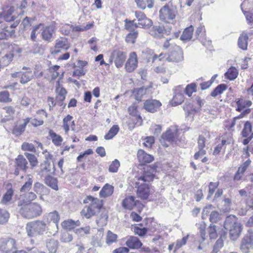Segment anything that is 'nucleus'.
Segmentation results:
<instances>
[{"instance_id":"obj_1","label":"nucleus","mask_w":253,"mask_h":253,"mask_svg":"<svg viewBox=\"0 0 253 253\" xmlns=\"http://www.w3.org/2000/svg\"><path fill=\"white\" fill-rule=\"evenodd\" d=\"M158 165L155 164L144 168L143 173L138 178V181L136 182L137 188L136 194L137 196L142 200H147L152 192V189L151 185L146 182L152 181L155 176L157 171Z\"/></svg>"},{"instance_id":"obj_2","label":"nucleus","mask_w":253,"mask_h":253,"mask_svg":"<svg viewBox=\"0 0 253 253\" xmlns=\"http://www.w3.org/2000/svg\"><path fill=\"white\" fill-rule=\"evenodd\" d=\"M17 210L22 217L27 219L36 218L42 215V210L37 203H25L20 201L18 203Z\"/></svg>"},{"instance_id":"obj_3","label":"nucleus","mask_w":253,"mask_h":253,"mask_svg":"<svg viewBox=\"0 0 253 253\" xmlns=\"http://www.w3.org/2000/svg\"><path fill=\"white\" fill-rule=\"evenodd\" d=\"M47 230H48V225L43 219L29 222L26 226L27 235L30 237L42 236Z\"/></svg>"},{"instance_id":"obj_4","label":"nucleus","mask_w":253,"mask_h":253,"mask_svg":"<svg viewBox=\"0 0 253 253\" xmlns=\"http://www.w3.org/2000/svg\"><path fill=\"white\" fill-rule=\"evenodd\" d=\"M160 18L162 21L169 23V20H173L175 18L177 14V7L172 4L170 0L160 10Z\"/></svg>"},{"instance_id":"obj_5","label":"nucleus","mask_w":253,"mask_h":253,"mask_svg":"<svg viewBox=\"0 0 253 253\" xmlns=\"http://www.w3.org/2000/svg\"><path fill=\"white\" fill-rule=\"evenodd\" d=\"M52 157L51 154H48V156L46 157V160L40 165L38 172L41 177H46L54 173L55 166L48 160L51 159Z\"/></svg>"},{"instance_id":"obj_6","label":"nucleus","mask_w":253,"mask_h":253,"mask_svg":"<svg viewBox=\"0 0 253 253\" xmlns=\"http://www.w3.org/2000/svg\"><path fill=\"white\" fill-rule=\"evenodd\" d=\"M126 58V53L119 49L113 50L111 53L109 63L112 64L114 61L116 66L120 68L123 66Z\"/></svg>"},{"instance_id":"obj_7","label":"nucleus","mask_w":253,"mask_h":253,"mask_svg":"<svg viewBox=\"0 0 253 253\" xmlns=\"http://www.w3.org/2000/svg\"><path fill=\"white\" fill-rule=\"evenodd\" d=\"M14 174L17 176L19 174L20 171L26 172L29 169V165L27 159L22 155H19L15 159Z\"/></svg>"},{"instance_id":"obj_8","label":"nucleus","mask_w":253,"mask_h":253,"mask_svg":"<svg viewBox=\"0 0 253 253\" xmlns=\"http://www.w3.org/2000/svg\"><path fill=\"white\" fill-rule=\"evenodd\" d=\"M17 249L16 240L13 238L0 239V251L6 253H11Z\"/></svg>"},{"instance_id":"obj_9","label":"nucleus","mask_w":253,"mask_h":253,"mask_svg":"<svg viewBox=\"0 0 253 253\" xmlns=\"http://www.w3.org/2000/svg\"><path fill=\"white\" fill-rule=\"evenodd\" d=\"M183 51L176 45L172 46V50L167 56V61L169 62H179L183 59Z\"/></svg>"},{"instance_id":"obj_10","label":"nucleus","mask_w":253,"mask_h":253,"mask_svg":"<svg viewBox=\"0 0 253 253\" xmlns=\"http://www.w3.org/2000/svg\"><path fill=\"white\" fill-rule=\"evenodd\" d=\"M253 248V233L248 232L243 238L240 245V249L244 253H248Z\"/></svg>"},{"instance_id":"obj_11","label":"nucleus","mask_w":253,"mask_h":253,"mask_svg":"<svg viewBox=\"0 0 253 253\" xmlns=\"http://www.w3.org/2000/svg\"><path fill=\"white\" fill-rule=\"evenodd\" d=\"M55 31L56 27L54 22L45 26L41 34L42 39L47 42H51L54 39L53 35Z\"/></svg>"},{"instance_id":"obj_12","label":"nucleus","mask_w":253,"mask_h":253,"mask_svg":"<svg viewBox=\"0 0 253 253\" xmlns=\"http://www.w3.org/2000/svg\"><path fill=\"white\" fill-rule=\"evenodd\" d=\"M162 106L161 102L156 99H147L143 103V108L148 112L154 113Z\"/></svg>"},{"instance_id":"obj_13","label":"nucleus","mask_w":253,"mask_h":253,"mask_svg":"<svg viewBox=\"0 0 253 253\" xmlns=\"http://www.w3.org/2000/svg\"><path fill=\"white\" fill-rule=\"evenodd\" d=\"M60 215L56 211L46 213L43 215V219L46 222L47 225L49 224L51 221L55 224L56 230L55 232H57L58 230V223L60 220Z\"/></svg>"},{"instance_id":"obj_14","label":"nucleus","mask_w":253,"mask_h":253,"mask_svg":"<svg viewBox=\"0 0 253 253\" xmlns=\"http://www.w3.org/2000/svg\"><path fill=\"white\" fill-rule=\"evenodd\" d=\"M151 86H143L133 89V95L136 100L141 101L142 99L145 96L150 94V90Z\"/></svg>"},{"instance_id":"obj_15","label":"nucleus","mask_w":253,"mask_h":253,"mask_svg":"<svg viewBox=\"0 0 253 253\" xmlns=\"http://www.w3.org/2000/svg\"><path fill=\"white\" fill-rule=\"evenodd\" d=\"M137 55L135 52H132L130 54L125 65L126 71L128 72L133 71L137 67Z\"/></svg>"},{"instance_id":"obj_16","label":"nucleus","mask_w":253,"mask_h":253,"mask_svg":"<svg viewBox=\"0 0 253 253\" xmlns=\"http://www.w3.org/2000/svg\"><path fill=\"white\" fill-rule=\"evenodd\" d=\"M84 203L90 202L89 206L93 210H95L96 212H99L103 206L102 200H99L98 198H95L91 196H87V198L84 200Z\"/></svg>"},{"instance_id":"obj_17","label":"nucleus","mask_w":253,"mask_h":253,"mask_svg":"<svg viewBox=\"0 0 253 253\" xmlns=\"http://www.w3.org/2000/svg\"><path fill=\"white\" fill-rule=\"evenodd\" d=\"M153 218H146L143 220V223L147 226V227L140 228L139 227H135L134 228V232L136 234L140 236L143 237L146 234L148 228H150V224L153 222Z\"/></svg>"},{"instance_id":"obj_18","label":"nucleus","mask_w":253,"mask_h":253,"mask_svg":"<svg viewBox=\"0 0 253 253\" xmlns=\"http://www.w3.org/2000/svg\"><path fill=\"white\" fill-rule=\"evenodd\" d=\"M137 157L141 165H145L147 163L152 162L154 160V157L145 152L142 150H138L137 152Z\"/></svg>"},{"instance_id":"obj_19","label":"nucleus","mask_w":253,"mask_h":253,"mask_svg":"<svg viewBox=\"0 0 253 253\" xmlns=\"http://www.w3.org/2000/svg\"><path fill=\"white\" fill-rule=\"evenodd\" d=\"M30 121L28 118L24 120V123L20 125H16L12 130V133L16 136L21 135L25 131V127Z\"/></svg>"},{"instance_id":"obj_20","label":"nucleus","mask_w":253,"mask_h":253,"mask_svg":"<svg viewBox=\"0 0 253 253\" xmlns=\"http://www.w3.org/2000/svg\"><path fill=\"white\" fill-rule=\"evenodd\" d=\"M138 201L135 200L133 196H129L126 197L122 202V206L125 209L131 210L134 206H136Z\"/></svg>"},{"instance_id":"obj_21","label":"nucleus","mask_w":253,"mask_h":253,"mask_svg":"<svg viewBox=\"0 0 253 253\" xmlns=\"http://www.w3.org/2000/svg\"><path fill=\"white\" fill-rule=\"evenodd\" d=\"M229 231V235L231 240H236L239 237L241 230V225L239 223L233 226L230 228H225Z\"/></svg>"},{"instance_id":"obj_22","label":"nucleus","mask_w":253,"mask_h":253,"mask_svg":"<svg viewBox=\"0 0 253 253\" xmlns=\"http://www.w3.org/2000/svg\"><path fill=\"white\" fill-rule=\"evenodd\" d=\"M46 247L49 253H56L59 245L57 240L49 238L45 240Z\"/></svg>"},{"instance_id":"obj_23","label":"nucleus","mask_w":253,"mask_h":253,"mask_svg":"<svg viewBox=\"0 0 253 253\" xmlns=\"http://www.w3.org/2000/svg\"><path fill=\"white\" fill-rule=\"evenodd\" d=\"M126 245L131 249H138L141 247L142 243L136 237H130L126 242Z\"/></svg>"},{"instance_id":"obj_24","label":"nucleus","mask_w":253,"mask_h":253,"mask_svg":"<svg viewBox=\"0 0 253 253\" xmlns=\"http://www.w3.org/2000/svg\"><path fill=\"white\" fill-rule=\"evenodd\" d=\"M162 138L166 141L169 142H176L177 139V131H172L171 129H169L163 134Z\"/></svg>"},{"instance_id":"obj_25","label":"nucleus","mask_w":253,"mask_h":253,"mask_svg":"<svg viewBox=\"0 0 253 253\" xmlns=\"http://www.w3.org/2000/svg\"><path fill=\"white\" fill-rule=\"evenodd\" d=\"M114 192V187L108 183L106 184L99 192L100 197L106 198L112 195Z\"/></svg>"},{"instance_id":"obj_26","label":"nucleus","mask_w":253,"mask_h":253,"mask_svg":"<svg viewBox=\"0 0 253 253\" xmlns=\"http://www.w3.org/2000/svg\"><path fill=\"white\" fill-rule=\"evenodd\" d=\"M34 79V75L32 71H22L20 83L22 84H25Z\"/></svg>"},{"instance_id":"obj_27","label":"nucleus","mask_w":253,"mask_h":253,"mask_svg":"<svg viewBox=\"0 0 253 253\" xmlns=\"http://www.w3.org/2000/svg\"><path fill=\"white\" fill-rule=\"evenodd\" d=\"M248 39V35L246 33H243L240 36L238 41V45L240 48L244 50L247 49Z\"/></svg>"},{"instance_id":"obj_28","label":"nucleus","mask_w":253,"mask_h":253,"mask_svg":"<svg viewBox=\"0 0 253 253\" xmlns=\"http://www.w3.org/2000/svg\"><path fill=\"white\" fill-rule=\"evenodd\" d=\"M238 223H239L238 222L237 217L234 215L231 214L226 217L224 221V227L225 228H230Z\"/></svg>"},{"instance_id":"obj_29","label":"nucleus","mask_w":253,"mask_h":253,"mask_svg":"<svg viewBox=\"0 0 253 253\" xmlns=\"http://www.w3.org/2000/svg\"><path fill=\"white\" fill-rule=\"evenodd\" d=\"M193 31L194 27L192 25L185 29L180 37V40L184 42L190 41L192 37Z\"/></svg>"},{"instance_id":"obj_30","label":"nucleus","mask_w":253,"mask_h":253,"mask_svg":"<svg viewBox=\"0 0 253 253\" xmlns=\"http://www.w3.org/2000/svg\"><path fill=\"white\" fill-rule=\"evenodd\" d=\"M238 75V71L237 69L233 66L230 67L224 74L225 78L230 81H234L237 78Z\"/></svg>"},{"instance_id":"obj_31","label":"nucleus","mask_w":253,"mask_h":253,"mask_svg":"<svg viewBox=\"0 0 253 253\" xmlns=\"http://www.w3.org/2000/svg\"><path fill=\"white\" fill-rule=\"evenodd\" d=\"M44 182L46 185L51 187L52 189L57 190L58 189L57 185V178L52 176V175H48L46 177H44Z\"/></svg>"},{"instance_id":"obj_32","label":"nucleus","mask_w":253,"mask_h":253,"mask_svg":"<svg viewBox=\"0 0 253 253\" xmlns=\"http://www.w3.org/2000/svg\"><path fill=\"white\" fill-rule=\"evenodd\" d=\"M49 136L51 139L53 143L56 146H60L63 141L62 137L54 132L52 130L50 129L49 131Z\"/></svg>"},{"instance_id":"obj_33","label":"nucleus","mask_w":253,"mask_h":253,"mask_svg":"<svg viewBox=\"0 0 253 253\" xmlns=\"http://www.w3.org/2000/svg\"><path fill=\"white\" fill-rule=\"evenodd\" d=\"M135 2L137 6L142 9H144L146 7L151 8L154 5V0H135Z\"/></svg>"},{"instance_id":"obj_34","label":"nucleus","mask_w":253,"mask_h":253,"mask_svg":"<svg viewBox=\"0 0 253 253\" xmlns=\"http://www.w3.org/2000/svg\"><path fill=\"white\" fill-rule=\"evenodd\" d=\"M120 128L118 125H113L109 129V131L104 136V139L109 140L112 139L119 131Z\"/></svg>"},{"instance_id":"obj_35","label":"nucleus","mask_w":253,"mask_h":253,"mask_svg":"<svg viewBox=\"0 0 253 253\" xmlns=\"http://www.w3.org/2000/svg\"><path fill=\"white\" fill-rule=\"evenodd\" d=\"M227 88V85L226 84H219L211 92V95L215 97L217 95L221 94Z\"/></svg>"},{"instance_id":"obj_36","label":"nucleus","mask_w":253,"mask_h":253,"mask_svg":"<svg viewBox=\"0 0 253 253\" xmlns=\"http://www.w3.org/2000/svg\"><path fill=\"white\" fill-rule=\"evenodd\" d=\"M13 58V54L9 53L6 54L0 59V67L6 66L11 62Z\"/></svg>"},{"instance_id":"obj_37","label":"nucleus","mask_w":253,"mask_h":253,"mask_svg":"<svg viewBox=\"0 0 253 253\" xmlns=\"http://www.w3.org/2000/svg\"><path fill=\"white\" fill-rule=\"evenodd\" d=\"M135 20H130L126 19L125 20V28L127 31L131 32L135 31V30L138 27L137 23H134Z\"/></svg>"},{"instance_id":"obj_38","label":"nucleus","mask_w":253,"mask_h":253,"mask_svg":"<svg viewBox=\"0 0 253 253\" xmlns=\"http://www.w3.org/2000/svg\"><path fill=\"white\" fill-rule=\"evenodd\" d=\"M176 91H175L174 95L172 98V105L173 106H177L181 104L184 101V95L182 92H176Z\"/></svg>"},{"instance_id":"obj_39","label":"nucleus","mask_w":253,"mask_h":253,"mask_svg":"<svg viewBox=\"0 0 253 253\" xmlns=\"http://www.w3.org/2000/svg\"><path fill=\"white\" fill-rule=\"evenodd\" d=\"M252 126L249 121H247L244 124V128L241 132V135L243 137H247L252 134Z\"/></svg>"},{"instance_id":"obj_40","label":"nucleus","mask_w":253,"mask_h":253,"mask_svg":"<svg viewBox=\"0 0 253 253\" xmlns=\"http://www.w3.org/2000/svg\"><path fill=\"white\" fill-rule=\"evenodd\" d=\"M27 181L25 182L24 185L21 187V188L20 189V191L21 193L29 191L32 187V185L33 182V178L32 177H30V175L29 174L27 175Z\"/></svg>"},{"instance_id":"obj_41","label":"nucleus","mask_w":253,"mask_h":253,"mask_svg":"<svg viewBox=\"0 0 253 253\" xmlns=\"http://www.w3.org/2000/svg\"><path fill=\"white\" fill-rule=\"evenodd\" d=\"M24 155L30 163L31 169H33L34 167L37 165L38 163L37 157L34 154L27 152L25 153Z\"/></svg>"},{"instance_id":"obj_42","label":"nucleus","mask_w":253,"mask_h":253,"mask_svg":"<svg viewBox=\"0 0 253 253\" xmlns=\"http://www.w3.org/2000/svg\"><path fill=\"white\" fill-rule=\"evenodd\" d=\"M14 33V30H12L10 31L9 29L6 28L4 29H2L0 31V40L8 39L9 38L11 37Z\"/></svg>"},{"instance_id":"obj_43","label":"nucleus","mask_w":253,"mask_h":253,"mask_svg":"<svg viewBox=\"0 0 253 253\" xmlns=\"http://www.w3.org/2000/svg\"><path fill=\"white\" fill-rule=\"evenodd\" d=\"M96 211L92 209L91 207L88 206L86 209H84L81 211L82 215L86 217V218H89L91 216L95 215L96 213Z\"/></svg>"},{"instance_id":"obj_44","label":"nucleus","mask_w":253,"mask_h":253,"mask_svg":"<svg viewBox=\"0 0 253 253\" xmlns=\"http://www.w3.org/2000/svg\"><path fill=\"white\" fill-rule=\"evenodd\" d=\"M9 218V213L5 210L0 209V224L6 223Z\"/></svg>"},{"instance_id":"obj_45","label":"nucleus","mask_w":253,"mask_h":253,"mask_svg":"<svg viewBox=\"0 0 253 253\" xmlns=\"http://www.w3.org/2000/svg\"><path fill=\"white\" fill-rule=\"evenodd\" d=\"M164 31V29L163 27L155 26L152 28L150 34L155 38H159L160 34H163Z\"/></svg>"},{"instance_id":"obj_46","label":"nucleus","mask_w":253,"mask_h":253,"mask_svg":"<svg viewBox=\"0 0 253 253\" xmlns=\"http://www.w3.org/2000/svg\"><path fill=\"white\" fill-rule=\"evenodd\" d=\"M138 21L139 22L137 23L138 27L141 26L143 28H149L153 24L152 21L147 17Z\"/></svg>"},{"instance_id":"obj_47","label":"nucleus","mask_w":253,"mask_h":253,"mask_svg":"<svg viewBox=\"0 0 253 253\" xmlns=\"http://www.w3.org/2000/svg\"><path fill=\"white\" fill-rule=\"evenodd\" d=\"M196 87L197 85L195 83H193L190 84H188L184 89V92L188 96L190 97L194 92L196 91Z\"/></svg>"},{"instance_id":"obj_48","label":"nucleus","mask_w":253,"mask_h":253,"mask_svg":"<svg viewBox=\"0 0 253 253\" xmlns=\"http://www.w3.org/2000/svg\"><path fill=\"white\" fill-rule=\"evenodd\" d=\"M137 36L138 32L137 31L129 32L126 36V41L127 43H134Z\"/></svg>"},{"instance_id":"obj_49","label":"nucleus","mask_w":253,"mask_h":253,"mask_svg":"<svg viewBox=\"0 0 253 253\" xmlns=\"http://www.w3.org/2000/svg\"><path fill=\"white\" fill-rule=\"evenodd\" d=\"M13 195V190L12 189H8L2 198L1 203L6 204L7 202H9L11 200Z\"/></svg>"},{"instance_id":"obj_50","label":"nucleus","mask_w":253,"mask_h":253,"mask_svg":"<svg viewBox=\"0 0 253 253\" xmlns=\"http://www.w3.org/2000/svg\"><path fill=\"white\" fill-rule=\"evenodd\" d=\"M117 237V235L109 230L106 237V243L110 245L113 243L116 242Z\"/></svg>"},{"instance_id":"obj_51","label":"nucleus","mask_w":253,"mask_h":253,"mask_svg":"<svg viewBox=\"0 0 253 253\" xmlns=\"http://www.w3.org/2000/svg\"><path fill=\"white\" fill-rule=\"evenodd\" d=\"M33 189L37 194H42L46 190V188L42 184L37 182L34 185Z\"/></svg>"},{"instance_id":"obj_52","label":"nucleus","mask_w":253,"mask_h":253,"mask_svg":"<svg viewBox=\"0 0 253 253\" xmlns=\"http://www.w3.org/2000/svg\"><path fill=\"white\" fill-rule=\"evenodd\" d=\"M120 166V163L118 160H114L109 167V171L110 172H117L118 171L119 168Z\"/></svg>"},{"instance_id":"obj_53","label":"nucleus","mask_w":253,"mask_h":253,"mask_svg":"<svg viewBox=\"0 0 253 253\" xmlns=\"http://www.w3.org/2000/svg\"><path fill=\"white\" fill-rule=\"evenodd\" d=\"M69 46L67 43L66 39H64L62 40H57L55 45V48H64L67 49Z\"/></svg>"},{"instance_id":"obj_54","label":"nucleus","mask_w":253,"mask_h":253,"mask_svg":"<svg viewBox=\"0 0 253 253\" xmlns=\"http://www.w3.org/2000/svg\"><path fill=\"white\" fill-rule=\"evenodd\" d=\"M33 74L34 75V78H35L38 79L41 78L43 75L42 67L40 65H36Z\"/></svg>"},{"instance_id":"obj_55","label":"nucleus","mask_w":253,"mask_h":253,"mask_svg":"<svg viewBox=\"0 0 253 253\" xmlns=\"http://www.w3.org/2000/svg\"><path fill=\"white\" fill-rule=\"evenodd\" d=\"M216 227L215 225L212 224H211L209 227L208 232L211 239H214L217 236Z\"/></svg>"},{"instance_id":"obj_56","label":"nucleus","mask_w":253,"mask_h":253,"mask_svg":"<svg viewBox=\"0 0 253 253\" xmlns=\"http://www.w3.org/2000/svg\"><path fill=\"white\" fill-rule=\"evenodd\" d=\"M62 225L65 228L70 230L75 228V221L72 219L65 220L62 223Z\"/></svg>"},{"instance_id":"obj_57","label":"nucleus","mask_w":253,"mask_h":253,"mask_svg":"<svg viewBox=\"0 0 253 253\" xmlns=\"http://www.w3.org/2000/svg\"><path fill=\"white\" fill-rule=\"evenodd\" d=\"M21 149L23 151H29L33 152L36 151L35 146L32 143H29L27 142H24L22 144Z\"/></svg>"},{"instance_id":"obj_58","label":"nucleus","mask_w":253,"mask_h":253,"mask_svg":"<svg viewBox=\"0 0 253 253\" xmlns=\"http://www.w3.org/2000/svg\"><path fill=\"white\" fill-rule=\"evenodd\" d=\"M223 246V241L220 238L215 242L213 248V253H217Z\"/></svg>"},{"instance_id":"obj_59","label":"nucleus","mask_w":253,"mask_h":253,"mask_svg":"<svg viewBox=\"0 0 253 253\" xmlns=\"http://www.w3.org/2000/svg\"><path fill=\"white\" fill-rule=\"evenodd\" d=\"M90 232V227L89 226L84 228H80L76 230V233L80 236H84L88 234Z\"/></svg>"},{"instance_id":"obj_60","label":"nucleus","mask_w":253,"mask_h":253,"mask_svg":"<svg viewBox=\"0 0 253 253\" xmlns=\"http://www.w3.org/2000/svg\"><path fill=\"white\" fill-rule=\"evenodd\" d=\"M60 240L62 242L69 243L72 241L73 237L70 233L66 232L62 234Z\"/></svg>"},{"instance_id":"obj_61","label":"nucleus","mask_w":253,"mask_h":253,"mask_svg":"<svg viewBox=\"0 0 253 253\" xmlns=\"http://www.w3.org/2000/svg\"><path fill=\"white\" fill-rule=\"evenodd\" d=\"M236 104H239L240 106H242L244 108L246 107L251 106L252 103L250 100H245L242 98H238L236 102Z\"/></svg>"},{"instance_id":"obj_62","label":"nucleus","mask_w":253,"mask_h":253,"mask_svg":"<svg viewBox=\"0 0 253 253\" xmlns=\"http://www.w3.org/2000/svg\"><path fill=\"white\" fill-rule=\"evenodd\" d=\"M183 109L185 112H186L188 116L190 115V114H191L193 111H198V110H196L195 108L193 109L192 105L189 103L187 104L186 103H185L183 105Z\"/></svg>"},{"instance_id":"obj_63","label":"nucleus","mask_w":253,"mask_h":253,"mask_svg":"<svg viewBox=\"0 0 253 253\" xmlns=\"http://www.w3.org/2000/svg\"><path fill=\"white\" fill-rule=\"evenodd\" d=\"M9 94L7 91L0 92V102H8L10 101Z\"/></svg>"},{"instance_id":"obj_64","label":"nucleus","mask_w":253,"mask_h":253,"mask_svg":"<svg viewBox=\"0 0 253 253\" xmlns=\"http://www.w3.org/2000/svg\"><path fill=\"white\" fill-rule=\"evenodd\" d=\"M219 220V213L217 211H212L210 214V220L212 223H216Z\"/></svg>"}]
</instances>
